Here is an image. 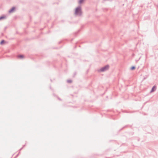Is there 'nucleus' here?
I'll list each match as a JSON object with an SVG mask.
<instances>
[{"mask_svg":"<svg viewBox=\"0 0 158 158\" xmlns=\"http://www.w3.org/2000/svg\"><path fill=\"white\" fill-rule=\"evenodd\" d=\"M109 68V66L108 65H106L103 68L101 69L100 70V71H102V72H103V71H105L106 70H107V69H108Z\"/></svg>","mask_w":158,"mask_h":158,"instance_id":"2","label":"nucleus"},{"mask_svg":"<svg viewBox=\"0 0 158 158\" xmlns=\"http://www.w3.org/2000/svg\"><path fill=\"white\" fill-rule=\"evenodd\" d=\"M5 43V41L4 40H2L0 43V44L2 45L3 44Z\"/></svg>","mask_w":158,"mask_h":158,"instance_id":"6","label":"nucleus"},{"mask_svg":"<svg viewBox=\"0 0 158 158\" xmlns=\"http://www.w3.org/2000/svg\"><path fill=\"white\" fill-rule=\"evenodd\" d=\"M15 9V8H13L9 11V12L10 13V12H12Z\"/></svg>","mask_w":158,"mask_h":158,"instance_id":"5","label":"nucleus"},{"mask_svg":"<svg viewBox=\"0 0 158 158\" xmlns=\"http://www.w3.org/2000/svg\"><path fill=\"white\" fill-rule=\"evenodd\" d=\"M84 1V0H80L79 1V3H81L82 2Z\"/></svg>","mask_w":158,"mask_h":158,"instance_id":"7","label":"nucleus"},{"mask_svg":"<svg viewBox=\"0 0 158 158\" xmlns=\"http://www.w3.org/2000/svg\"><path fill=\"white\" fill-rule=\"evenodd\" d=\"M156 89V87L155 86H154L152 89V90H151V92H153Z\"/></svg>","mask_w":158,"mask_h":158,"instance_id":"4","label":"nucleus"},{"mask_svg":"<svg viewBox=\"0 0 158 158\" xmlns=\"http://www.w3.org/2000/svg\"><path fill=\"white\" fill-rule=\"evenodd\" d=\"M5 17H0V20L2 19H3V18H4Z\"/></svg>","mask_w":158,"mask_h":158,"instance_id":"9","label":"nucleus"},{"mask_svg":"<svg viewBox=\"0 0 158 158\" xmlns=\"http://www.w3.org/2000/svg\"><path fill=\"white\" fill-rule=\"evenodd\" d=\"M135 67H134V66H133V67H131V70H134V69H135Z\"/></svg>","mask_w":158,"mask_h":158,"instance_id":"8","label":"nucleus"},{"mask_svg":"<svg viewBox=\"0 0 158 158\" xmlns=\"http://www.w3.org/2000/svg\"><path fill=\"white\" fill-rule=\"evenodd\" d=\"M24 56L23 55H19L18 56V57L19 59H22L24 58Z\"/></svg>","mask_w":158,"mask_h":158,"instance_id":"3","label":"nucleus"},{"mask_svg":"<svg viewBox=\"0 0 158 158\" xmlns=\"http://www.w3.org/2000/svg\"><path fill=\"white\" fill-rule=\"evenodd\" d=\"M81 12V9L80 8H76L75 10V13L76 15L80 14Z\"/></svg>","mask_w":158,"mask_h":158,"instance_id":"1","label":"nucleus"}]
</instances>
